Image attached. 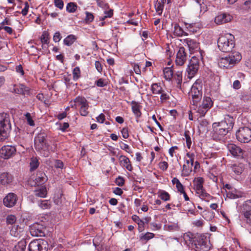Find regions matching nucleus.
<instances>
[{"label":"nucleus","instance_id":"f257e3e1","mask_svg":"<svg viewBox=\"0 0 251 251\" xmlns=\"http://www.w3.org/2000/svg\"><path fill=\"white\" fill-rule=\"evenodd\" d=\"M233 118L227 116L224 120L212 124V137L215 140H221L230 131L234 125Z\"/></svg>","mask_w":251,"mask_h":251},{"label":"nucleus","instance_id":"f03ea898","mask_svg":"<svg viewBox=\"0 0 251 251\" xmlns=\"http://www.w3.org/2000/svg\"><path fill=\"white\" fill-rule=\"evenodd\" d=\"M184 238L191 243L192 248L196 251H208L210 249V244L204 235L189 232L184 235Z\"/></svg>","mask_w":251,"mask_h":251},{"label":"nucleus","instance_id":"7ed1b4c3","mask_svg":"<svg viewBox=\"0 0 251 251\" xmlns=\"http://www.w3.org/2000/svg\"><path fill=\"white\" fill-rule=\"evenodd\" d=\"M218 47L220 50L229 52L235 46L234 37L230 33L221 35L218 40Z\"/></svg>","mask_w":251,"mask_h":251},{"label":"nucleus","instance_id":"20e7f679","mask_svg":"<svg viewBox=\"0 0 251 251\" xmlns=\"http://www.w3.org/2000/svg\"><path fill=\"white\" fill-rule=\"evenodd\" d=\"M242 59L241 54L238 52H234L228 55L221 58L218 61V65L221 68L230 69Z\"/></svg>","mask_w":251,"mask_h":251},{"label":"nucleus","instance_id":"39448f33","mask_svg":"<svg viewBox=\"0 0 251 251\" xmlns=\"http://www.w3.org/2000/svg\"><path fill=\"white\" fill-rule=\"evenodd\" d=\"M11 128L10 115L6 113H0V140L7 138Z\"/></svg>","mask_w":251,"mask_h":251},{"label":"nucleus","instance_id":"423d86ee","mask_svg":"<svg viewBox=\"0 0 251 251\" xmlns=\"http://www.w3.org/2000/svg\"><path fill=\"white\" fill-rule=\"evenodd\" d=\"M47 135L45 133H40L34 138V147L37 151L45 156L49 155V145L47 142Z\"/></svg>","mask_w":251,"mask_h":251},{"label":"nucleus","instance_id":"0eeeda50","mask_svg":"<svg viewBox=\"0 0 251 251\" xmlns=\"http://www.w3.org/2000/svg\"><path fill=\"white\" fill-rule=\"evenodd\" d=\"M193 182L194 188L201 200L209 201L210 200L214 199V197L207 193L204 188L203 186L204 179L202 177L195 178Z\"/></svg>","mask_w":251,"mask_h":251},{"label":"nucleus","instance_id":"6e6552de","mask_svg":"<svg viewBox=\"0 0 251 251\" xmlns=\"http://www.w3.org/2000/svg\"><path fill=\"white\" fill-rule=\"evenodd\" d=\"M202 86L201 81L197 80L192 85L190 95L193 99V104L195 105L201 99L202 95Z\"/></svg>","mask_w":251,"mask_h":251},{"label":"nucleus","instance_id":"1a4fd4ad","mask_svg":"<svg viewBox=\"0 0 251 251\" xmlns=\"http://www.w3.org/2000/svg\"><path fill=\"white\" fill-rule=\"evenodd\" d=\"M48 248V242L42 239L34 240L28 245L29 251H47Z\"/></svg>","mask_w":251,"mask_h":251},{"label":"nucleus","instance_id":"9d476101","mask_svg":"<svg viewBox=\"0 0 251 251\" xmlns=\"http://www.w3.org/2000/svg\"><path fill=\"white\" fill-rule=\"evenodd\" d=\"M237 139L242 143H248L251 141V129L244 126L239 128L236 133Z\"/></svg>","mask_w":251,"mask_h":251},{"label":"nucleus","instance_id":"9b49d317","mask_svg":"<svg viewBox=\"0 0 251 251\" xmlns=\"http://www.w3.org/2000/svg\"><path fill=\"white\" fill-rule=\"evenodd\" d=\"M199 69V60L196 56L191 58L188 65L186 71L187 77L192 78L197 74Z\"/></svg>","mask_w":251,"mask_h":251},{"label":"nucleus","instance_id":"f8f14e48","mask_svg":"<svg viewBox=\"0 0 251 251\" xmlns=\"http://www.w3.org/2000/svg\"><path fill=\"white\" fill-rule=\"evenodd\" d=\"M46 230V227L38 223H35L30 227V233L32 236H45Z\"/></svg>","mask_w":251,"mask_h":251},{"label":"nucleus","instance_id":"ddd939ff","mask_svg":"<svg viewBox=\"0 0 251 251\" xmlns=\"http://www.w3.org/2000/svg\"><path fill=\"white\" fill-rule=\"evenodd\" d=\"M212 105L213 101L209 97H204L202 104L198 108V112L201 116H204Z\"/></svg>","mask_w":251,"mask_h":251},{"label":"nucleus","instance_id":"4468645a","mask_svg":"<svg viewBox=\"0 0 251 251\" xmlns=\"http://www.w3.org/2000/svg\"><path fill=\"white\" fill-rule=\"evenodd\" d=\"M16 151L14 146H4L0 149V157L4 159H7L12 157Z\"/></svg>","mask_w":251,"mask_h":251},{"label":"nucleus","instance_id":"2eb2a0df","mask_svg":"<svg viewBox=\"0 0 251 251\" xmlns=\"http://www.w3.org/2000/svg\"><path fill=\"white\" fill-rule=\"evenodd\" d=\"M242 218L247 224L251 226V207L247 204H244L241 212Z\"/></svg>","mask_w":251,"mask_h":251},{"label":"nucleus","instance_id":"dca6fc26","mask_svg":"<svg viewBox=\"0 0 251 251\" xmlns=\"http://www.w3.org/2000/svg\"><path fill=\"white\" fill-rule=\"evenodd\" d=\"M183 43L187 45L191 53L199 51L200 50V43L196 40L186 38L184 40Z\"/></svg>","mask_w":251,"mask_h":251},{"label":"nucleus","instance_id":"f3484780","mask_svg":"<svg viewBox=\"0 0 251 251\" xmlns=\"http://www.w3.org/2000/svg\"><path fill=\"white\" fill-rule=\"evenodd\" d=\"M17 201V197L13 193H8L3 199V204L7 207H12L14 206Z\"/></svg>","mask_w":251,"mask_h":251},{"label":"nucleus","instance_id":"a211bd4d","mask_svg":"<svg viewBox=\"0 0 251 251\" xmlns=\"http://www.w3.org/2000/svg\"><path fill=\"white\" fill-rule=\"evenodd\" d=\"M187 59V54L184 47H180L176 54V63L177 65H183Z\"/></svg>","mask_w":251,"mask_h":251},{"label":"nucleus","instance_id":"6ab92c4d","mask_svg":"<svg viewBox=\"0 0 251 251\" xmlns=\"http://www.w3.org/2000/svg\"><path fill=\"white\" fill-rule=\"evenodd\" d=\"M232 17L229 14L223 13L219 14L215 18V23L217 25H222L230 22Z\"/></svg>","mask_w":251,"mask_h":251},{"label":"nucleus","instance_id":"aec40b11","mask_svg":"<svg viewBox=\"0 0 251 251\" xmlns=\"http://www.w3.org/2000/svg\"><path fill=\"white\" fill-rule=\"evenodd\" d=\"M230 153L235 157H240L243 155V150L238 146L233 144H229L227 146Z\"/></svg>","mask_w":251,"mask_h":251},{"label":"nucleus","instance_id":"412c9836","mask_svg":"<svg viewBox=\"0 0 251 251\" xmlns=\"http://www.w3.org/2000/svg\"><path fill=\"white\" fill-rule=\"evenodd\" d=\"M13 181L12 176L7 173L3 172L0 175V183L3 185L10 184Z\"/></svg>","mask_w":251,"mask_h":251},{"label":"nucleus","instance_id":"4be33fe9","mask_svg":"<svg viewBox=\"0 0 251 251\" xmlns=\"http://www.w3.org/2000/svg\"><path fill=\"white\" fill-rule=\"evenodd\" d=\"M13 91L18 94L25 95L29 93V89L23 84L14 85Z\"/></svg>","mask_w":251,"mask_h":251},{"label":"nucleus","instance_id":"5701e85b","mask_svg":"<svg viewBox=\"0 0 251 251\" xmlns=\"http://www.w3.org/2000/svg\"><path fill=\"white\" fill-rule=\"evenodd\" d=\"M119 160L121 165L125 167L127 170L131 171L132 167L130 163V161L128 157L125 155H121L119 157Z\"/></svg>","mask_w":251,"mask_h":251},{"label":"nucleus","instance_id":"b1692460","mask_svg":"<svg viewBox=\"0 0 251 251\" xmlns=\"http://www.w3.org/2000/svg\"><path fill=\"white\" fill-rule=\"evenodd\" d=\"M131 104L132 110L133 113L135 114L137 118L140 117L142 114L140 111L141 106L138 102L135 101H132Z\"/></svg>","mask_w":251,"mask_h":251},{"label":"nucleus","instance_id":"393cba45","mask_svg":"<svg viewBox=\"0 0 251 251\" xmlns=\"http://www.w3.org/2000/svg\"><path fill=\"white\" fill-rule=\"evenodd\" d=\"M74 102L75 104L74 105H72V107H73L75 106H78L80 107H85V106H87L88 105V102L87 100L83 97H76L75 100Z\"/></svg>","mask_w":251,"mask_h":251},{"label":"nucleus","instance_id":"a878e982","mask_svg":"<svg viewBox=\"0 0 251 251\" xmlns=\"http://www.w3.org/2000/svg\"><path fill=\"white\" fill-rule=\"evenodd\" d=\"M230 168L231 171L237 175L241 174L244 170V167L242 164H231L230 166Z\"/></svg>","mask_w":251,"mask_h":251},{"label":"nucleus","instance_id":"bb28decb","mask_svg":"<svg viewBox=\"0 0 251 251\" xmlns=\"http://www.w3.org/2000/svg\"><path fill=\"white\" fill-rule=\"evenodd\" d=\"M26 245V240L23 239L15 245L12 251H25Z\"/></svg>","mask_w":251,"mask_h":251},{"label":"nucleus","instance_id":"cd10ccee","mask_svg":"<svg viewBox=\"0 0 251 251\" xmlns=\"http://www.w3.org/2000/svg\"><path fill=\"white\" fill-rule=\"evenodd\" d=\"M174 34L178 37H181L183 35L186 36L188 35V34L184 32L183 29L177 23H176L174 25Z\"/></svg>","mask_w":251,"mask_h":251},{"label":"nucleus","instance_id":"c85d7f7f","mask_svg":"<svg viewBox=\"0 0 251 251\" xmlns=\"http://www.w3.org/2000/svg\"><path fill=\"white\" fill-rule=\"evenodd\" d=\"M166 0H157L154 4V7L158 14L161 15L164 8V3Z\"/></svg>","mask_w":251,"mask_h":251},{"label":"nucleus","instance_id":"c756f323","mask_svg":"<svg viewBox=\"0 0 251 251\" xmlns=\"http://www.w3.org/2000/svg\"><path fill=\"white\" fill-rule=\"evenodd\" d=\"M35 195L40 198H45L47 195V191L45 187H41L39 189H35L34 191Z\"/></svg>","mask_w":251,"mask_h":251},{"label":"nucleus","instance_id":"7c9ffc66","mask_svg":"<svg viewBox=\"0 0 251 251\" xmlns=\"http://www.w3.org/2000/svg\"><path fill=\"white\" fill-rule=\"evenodd\" d=\"M38 206L42 209H49L51 207V202L49 200H40L38 202Z\"/></svg>","mask_w":251,"mask_h":251},{"label":"nucleus","instance_id":"2f4dec72","mask_svg":"<svg viewBox=\"0 0 251 251\" xmlns=\"http://www.w3.org/2000/svg\"><path fill=\"white\" fill-rule=\"evenodd\" d=\"M151 90L153 94L159 95L163 91L162 88L159 83H153L151 85Z\"/></svg>","mask_w":251,"mask_h":251},{"label":"nucleus","instance_id":"473e14b6","mask_svg":"<svg viewBox=\"0 0 251 251\" xmlns=\"http://www.w3.org/2000/svg\"><path fill=\"white\" fill-rule=\"evenodd\" d=\"M132 219L138 225V229L140 232H142L144 229V221L140 219L139 217L137 215H133Z\"/></svg>","mask_w":251,"mask_h":251},{"label":"nucleus","instance_id":"72a5a7b5","mask_svg":"<svg viewBox=\"0 0 251 251\" xmlns=\"http://www.w3.org/2000/svg\"><path fill=\"white\" fill-rule=\"evenodd\" d=\"M164 77L166 80H170L173 76V71L171 67L165 68L163 70Z\"/></svg>","mask_w":251,"mask_h":251},{"label":"nucleus","instance_id":"f704fd0d","mask_svg":"<svg viewBox=\"0 0 251 251\" xmlns=\"http://www.w3.org/2000/svg\"><path fill=\"white\" fill-rule=\"evenodd\" d=\"M78 6L76 3L73 2H69L66 6V11L69 13H74L77 9Z\"/></svg>","mask_w":251,"mask_h":251},{"label":"nucleus","instance_id":"c9c22d12","mask_svg":"<svg viewBox=\"0 0 251 251\" xmlns=\"http://www.w3.org/2000/svg\"><path fill=\"white\" fill-rule=\"evenodd\" d=\"M76 38L74 35H68L63 41L64 44L68 46L72 45L76 40Z\"/></svg>","mask_w":251,"mask_h":251},{"label":"nucleus","instance_id":"e433bc0d","mask_svg":"<svg viewBox=\"0 0 251 251\" xmlns=\"http://www.w3.org/2000/svg\"><path fill=\"white\" fill-rule=\"evenodd\" d=\"M158 197L163 201H168L170 200V194L164 190H159Z\"/></svg>","mask_w":251,"mask_h":251},{"label":"nucleus","instance_id":"4c0bfd02","mask_svg":"<svg viewBox=\"0 0 251 251\" xmlns=\"http://www.w3.org/2000/svg\"><path fill=\"white\" fill-rule=\"evenodd\" d=\"M174 78L177 84V87L180 88L181 86V84L182 80V72L178 71L177 73L175 74Z\"/></svg>","mask_w":251,"mask_h":251},{"label":"nucleus","instance_id":"58836bf2","mask_svg":"<svg viewBox=\"0 0 251 251\" xmlns=\"http://www.w3.org/2000/svg\"><path fill=\"white\" fill-rule=\"evenodd\" d=\"M187 28L189 29V31L190 32H192L193 33L196 32L197 31V28L200 29V25L197 24L196 23H192V24H187Z\"/></svg>","mask_w":251,"mask_h":251},{"label":"nucleus","instance_id":"ea45409f","mask_svg":"<svg viewBox=\"0 0 251 251\" xmlns=\"http://www.w3.org/2000/svg\"><path fill=\"white\" fill-rule=\"evenodd\" d=\"M73 79L75 81L78 79L80 77V70L78 67H75L73 71Z\"/></svg>","mask_w":251,"mask_h":251},{"label":"nucleus","instance_id":"a19ab883","mask_svg":"<svg viewBox=\"0 0 251 251\" xmlns=\"http://www.w3.org/2000/svg\"><path fill=\"white\" fill-rule=\"evenodd\" d=\"M104 15L100 18V21H104L106 18H111L113 15V10L109 9V10H105L104 12Z\"/></svg>","mask_w":251,"mask_h":251},{"label":"nucleus","instance_id":"79ce46f5","mask_svg":"<svg viewBox=\"0 0 251 251\" xmlns=\"http://www.w3.org/2000/svg\"><path fill=\"white\" fill-rule=\"evenodd\" d=\"M47 178L45 174L41 173L40 176H38L35 180L38 183L37 184L39 185L44 183L47 180Z\"/></svg>","mask_w":251,"mask_h":251},{"label":"nucleus","instance_id":"37998d69","mask_svg":"<svg viewBox=\"0 0 251 251\" xmlns=\"http://www.w3.org/2000/svg\"><path fill=\"white\" fill-rule=\"evenodd\" d=\"M189 131L187 130L184 132V137L186 139V146L188 148L190 149L191 146L192 142L190 136L189 135Z\"/></svg>","mask_w":251,"mask_h":251},{"label":"nucleus","instance_id":"c03bdc74","mask_svg":"<svg viewBox=\"0 0 251 251\" xmlns=\"http://www.w3.org/2000/svg\"><path fill=\"white\" fill-rule=\"evenodd\" d=\"M154 236V234L153 233L151 232H147L146 234L141 236L140 240L142 241H147L153 238Z\"/></svg>","mask_w":251,"mask_h":251},{"label":"nucleus","instance_id":"a18cd8bd","mask_svg":"<svg viewBox=\"0 0 251 251\" xmlns=\"http://www.w3.org/2000/svg\"><path fill=\"white\" fill-rule=\"evenodd\" d=\"M39 165L38 160L36 158H32L30 163V169L34 170L36 169Z\"/></svg>","mask_w":251,"mask_h":251},{"label":"nucleus","instance_id":"49530a36","mask_svg":"<svg viewBox=\"0 0 251 251\" xmlns=\"http://www.w3.org/2000/svg\"><path fill=\"white\" fill-rule=\"evenodd\" d=\"M48 36L49 35L47 33L45 32H43L41 37V41L43 44H48L49 43Z\"/></svg>","mask_w":251,"mask_h":251},{"label":"nucleus","instance_id":"de8ad7c7","mask_svg":"<svg viewBox=\"0 0 251 251\" xmlns=\"http://www.w3.org/2000/svg\"><path fill=\"white\" fill-rule=\"evenodd\" d=\"M17 218L15 216L13 215H10L7 216L6 218V223L7 224L13 225L16 221Z\"/></svg>","mask_w":251,"mask_h":251},{"label":"nucleus","instance_id":"09e8293b","mask_svg":"<svg viewBox=\"0 0 251 251\" xmlns=\"http://www.w3.org/2000/svg\"><path fill=\"white\" fill-rule=\"evenodd\" d=\"M86 18L85 19V21L86 23H90L92 22L94 20V17L92 13L89 12H86Z\"/></svg>","mask_w":251,"mask_h":251},{"label":"nucleus","instance_id":"8fccbe9b","mask_svg":"<svg viewBox=\"0 0 251 251\" xmlns=\"http://www.w3.org/2000/svg\"><path fill=\"white\" fill-rule=\"evenodd\" d=\"M25 119L27 121V124L30 126H34V122L32 120L31 115L29 113H26L25 114Z\"/></svg>","mask_w":251,"mask_h":251},{"label":"nucleus","instance_id":"3c124183","mask_svg":"<svg viewBox=\"0 0 251 251\" xmlns=\"http://www.w3.org/2000/svg\"><path fill=\"white\" fill-rule=\"evenodd\" d=\"M54 4L60 10H62L64 7V2L62 0H54Z\"/></svg>","mask_w":251,"mask_h":251},{"label":"nucleus","instance_id":"603ef678","mask_svg":"<svg viewBox=\"0 0 251 251\" xmlns=\"http://www.w3.org/2000/svg\"><path fill=\"white\" fill-rule=\"evenodd\" d=\"M97 3L98 5L102 8L104 9V10H106L107 9H108L109 5L108 3L104 2V1H102L101 0H96Z\"/></svg>","mask_w":251,"mask_h":251},{"label":"nucleus","instance_id":"864d4df0","mask_svg":"<svg viewBox=\"0 0 251 251\" xmlns=\"http://www.w3.org/2000/svg\"><path fill=\"white\" fill-rule=\"evenodd\" d=\"M166 230L169 231L176 230L178 228V226L176 224H172L165 225Z\"/></svg>","mask_w":251,"mask_h":251},{"label":"nucleus","instance_id":"5fc2aeb1","mask_svg":"<svg viewBox=\"0 0 251 251\" xmlns=\"http://www.w3.org/2000/svg\"><path fill=\"white\" fill-rule=\"evenodd\" d=\"M89 105L85 106V107H80L79 112L80 113V115L83 116H86L88 114V108Z\"/></svg>","mask_w":251,"mask_h":251},{"label":"nucleus","instance_id":"6e6d98bb","mask_svg":"<svg viewBox=\"0 0 251 251\" xmlns=\"http://www.w3.org/2000/svg\"><path fill=\"white\" fill-rule=\"evenodd\" d=\"M121 144L122 145L120 146V147L122 150L126 151L127 152L129 153H132V151L128 145L125 144L123 142H121Z\"/></svg>","mask_w":251,"mask_h":251},{"label":"nucleus","instance_id":"4d7b16f0","mask_svg":"<svg viewBox=\"0 0 251 251\" xmlns=\"http://www.w3.org/2000/svg\"><path fill=\"white\" fill-rule=\"evenodd\" d=\"M160 94L161 95L160 101L161 103H163L165 101L169 99V96L164 92V90L162 91V93Z\"/></svg>","mask_w":251,"mask_h":251},{"label":"nucleus","instance_id":"13d9d810","mask_svg":"<svg viewBox=\"0 0 251 251\" xmlns=\"http://www.w3.org/2000/svg\"><path fill=\"white\" fill-rule=\"evenodd\" d=\"M159 167L162 171H166L168 167V163L166 161L161 162L159 164Z\"/></svg>","mask_w":251,"mask_h":251},{"label":"nucleus","instance_id":"bf43d9fd","mask_svg":"<svg viewBox=\"0 0 251 251\" xmlns=\"http://www.w3.org/2000/svg\"><path fill=\"white\" fill-rule=\"evenodd\" d=\"M115 182L117 185L122 186L124 184L125 180L123 177L119 176L116 179Z\"/></svg>","mask_w":251,"mask_h":251},{"label":"nucleus","instance_id":"052dcab7","mask_svg":"<svg viewBox=\"0 0 251 251\" xmlns=\"http://www.w3.org/2000/svg\"><path fill=\"white\" fill-rule=\"evenodd\" d=\"M64 164L63 162L60 160H56L54 163V167L56 168L62 169L63 168Z\"/></svg>","mask_w":251,"mask_h":251},{"label":"nucleus","instance_id":"680f3d73","mask_svg":"<svg viewBox=\"0 0 251 251\" xmlns=\"http://www.w3.org/2000/svg\"><path fill=\"white\" fill-rule=\"evenodd\" d=\"M16 71L17 73H19L21 75L23 76L24 75V71L23 70L22 66L20 64L16 66Z\"/></svg>","mask_w":251,"mask_h":251},{"label":"nucleus","instance_id":"e2e57ef3","mask_svg":"<svg viewBox=\"0 0 251 251\" xmlns=\"http://www.w3.org/2000/svg\"><path fill=\"white\" fill-rule=\"evenodd\" d=\"M121 132L123 138H124L125 139H127L128 137L129 134L127 128H123L121 130Z\"/></svg>","mask_w":251,"mask_h":251},{"label":"nucleus","instance_id":"0e129e2a","mask_svg":"<svg viewBox=\"0 0 251 251\" xmlns=\"http://www.w3.org/2000/svg\"><path fill=\"white\" fill-rule=\"evenodd\" d=\"M0 25V26H4V25H11L12 23L11 20L9 18H5Z\"/></svg>","mask_w":251,"mask_h":251},{"label":"nucleus","instance_id":"69168bd1","mask_svg":"<svg viewBox=\"0 0 251 251\" xmlns=\"http://www.w3.org/2000/svg\"><path fill=\"white\" fill-rule=\"evenodd\" d=\"M61 39V36L59 32H56L55 33L53 40L55 42H58Z\"/></svg>","mask_w":251,"mask_h":251},{"label":"nucleus","instance_id":"338daca9","mask_svg":"<svg viewBox=\"0 0 251 251\" xmlns=\"http://www.w3.org/2000/svg\"><path fill=\"white\" fill-rule=\"evenodd\" d=\"M25 6L24 8L22 10L21 13L23 14V16H25L27 14V12L29 8V5L27 2H25Z\"/></svg>","mask_w":251,"mask_h":251},{"label":"nucleus","instance_id":"774afa93","mask_svg":"<svg viewBox=\"0 0 251 251\" xmlns=\"http://www.w3.org/2000/svg\"><path fill=\"white\" fill-rule=\"evenodd\" d=\"M96 119L98 122L103 123L105 120V115L103 113H101Z\"/></svg>","mask_w":251,"mask_h":251}]
</instances>
